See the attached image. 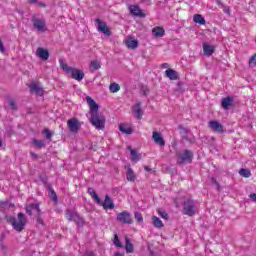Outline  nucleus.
Returning <instances> with one entry per match:
<instances>
[{
    "label": "nucleus",
    "instance_id": "23",
    "mask_svg": "<svg viewBox=\"0 0 256 256\" xmlns=\"http://www.w3.org/2000/svg\"><path fill=\"white\" fill-rule=\"evenodd\" d=\"M203 52H204V55H207V57H211V55L215 53V46H211L207 43H204Z\"/></svg>",
    "mask_w": 256,
    "mask_h": 256
},
{
    "label": "nucleus",
    "instance_id": "49",
    "mask_svg": "<svg viewBox=\"0 0 256 256\" xmlns=\"http://www.w3.org/2000/svg\"><path fill=\"white\" fill-rule=\"evenodd\" d=\"M144 170L149 172L151 171V168H149V166H144Z\"/></svg>",
    "mask_w": 256,
    "mask_h": 256
},
{
    "label": "nucleus",
    "instance_id": "22",
    "mask_svg": "<svg viewBox=\"0 0 256 256\" xmlns=\"http://www.w3.org/2000/svg\"><path fill=\"white\" fill-rule=\"evenodd\" d=\"M165 75L170 79V81H177V79H179V73L173 69H167L165 71Z\"/></svg>",
    "mask_w": 256,
    "mask_h": 256
},
{
    "label": "nucleus",
    "instance_id": "34",
    "mask_svg": "<svg viewBox=\"0 0 256 256\" xmlns=\"http://www.w3.org/2000/svg\"><path fill=\"white\" fill-rule=\"evenodd\" d=\"M239 175L245 179H249V177H251V171L249 169L241 168L239 170Z\"/></svg>",
    "mask_w": 256,
    "mask_h": 256
},
{
    "label": "nucleus",
    "instance_id": "52",
    "mask_svg": "<svg viewBox=\"0 0 256 256\" xmlns=\"http://www.w3.org/2000/svg\"><path fill=\"white\" fill-rule=\"evenodd\" d=\"M88 256H95V253L90 252V253H88Z\"/></svg>",
    "mask_w": 256,
    "mask_h": 256
},
{
    "label": "nucleus",
    "instance_id": "12",
    "mask_svg": "<svg viewBox=\"0 0 256 256\" xmlns=\"http://www.w3.org/2000/svg\"><path fill=\"white\" fill-rule=\"evenodd\" d=\"M28 87L30 89V93H35L39 97H43L45 94V90H43V87H41V83L39 82H32L28 85Z\"/></svg>",
    "mask_w": 256,
    "mask_h": 256
},
{
    "label": "nucleus",
    "instance_id": "9",
    "mask_svg": "<svg viewBox=\"0 0 256 256\" xmlns=\"http://www.w3.org/2000/svg\"><path fill=\"white\" fill-rule=\"evenodd\" d=\"M67 127L70 133H79V129H81V123L77 118H71L67 121Z\"/></svg>",
    "mask_w": 256,
    "mask_h": 256
},
{
    "label": "nucleus",
    "instance_id": "16",
    "mask_svg": "<svg viewBox=\"0 0 256 256\" xmlns=\"http://www.w3.org/2000/svg\"><path fill=\"white\" fill-rule=\"evenodd\" d=\"M36 55H37V57L42 59V61H47V59H49V50H47L43 47H39L36 50Z\"/></svg>",
    "mask_w": 256,
    "mask_h": 256
},
{
    "label": "nucleus",
    "instance_id": "51",
    "mask_svg": "<svg viewBox=\"0 0 256 256\" xmlns=\"http://www.w3.org/2000/svg\"><path fill=\"white\" fill-rule=\"evenodd\" d=\"M30 3H37V0H28Z\"/></svg>",
    "mask_w": 256,
    "mask_h": 256
},
{
    "label": "nucleus",
    "instance_id": "40",
    "mask_svg": "<svg viewBox=\"0 0 256 256\" xmlns=\"http://www.w3.org/2000/svg\"><path fill=\"white\" fill-rule=\"evenodd\" d=\"M8 103H9V106L11 107V109H12L13 111H17V104L15 103V100L10 99V100L8 101Z\"/></svg>",
    "mask_w": 256,
    "mask_h": 256
},
{
    "label": "nucleus",
    "instance_id": "32",
    "mask_svg": "<svg viewBox=\"0 0 256 256\" xmlns=\"http://www.w3.org/2000/svg\"><path fill=\"white\" fill-rule=\"evenodd\" d=\"M32 143H33L34 147H36V149H43L46 146L45 141L37 140L36 138L32 139Z\"/></svg>",
    "mask_w": 256,
    "mask_h": 256
},
{
    "label": "nucleus",
    "instance_id": "1",
    "mask_svg": "<svg viewBox=\"0 0 256 256\" xmlns=\"http://www.w3.org/2000/svg\"><path fill=\"white\" fill-rule=\"evenodd\" d=\"M86 103L90 108V123L91 125H93V127H95V129H97L98 131H103V129H105V116L99 114V104H97L95 102V100H93V98H91L90 96L86 97Z\"/></svg>",
    "mask_w": 256,
    "mask_h": 256
},
{
    "label": "nucleus",
    "instance_id": "26",
    "mask_svg": "<svg viewBox=\"0 0 256 256\" xmlns=\"http://www.w3.org/2000/svg\"><path fill=\"white\" fill-rule=\"evenodd\" d=\"M88 195H90L98 205H101V198H99V195H97V192H95L93 188H88Z\"/></svg>",
    "mask_w": 256,
    "mask_h": 256
},
{
    "label": "nucleus",
    "instance_id": "18",
    "mask_svg": "<svg viewBox=\"0 0 256 256\" xmlns=\"http://www.w3.org/2000/svg\"><path fill=\"white\" fill-rule=\"evenodd\" d=\"M128 151H130L131 161L133 163H139L141 161V154L137 153V150L133 149L131 146H127Z\"/></svg>",
    "mask_w": 256,
    "mask_h": 256
},
{
    "label": "nucleus",
    "instance_id": "2",
    "mask_svg": "<svg viewBox=\"0 0 256 256\" xmlns=\"http://www.w3.org/2000/svg\"><path fill=\"white\" fill-rule=\"evenodd\" d=\"M7 222L13 227L14 230L21 233V231L25 229V225H27V218H25V214H23V212H19L18 218H15V216H8Z\"/></svg>",
    "mask_w": 256,
    "mask_h": 256
},
{
    "label": "nucleus",
    "instance_id": "39",
    "mask_svg": "<svg viewBox=\"0 0 256 256\" xmlns=\"http://www.w3.org/2000/svg\"><path fill=\"white\" fill-rule=\"evenodd\" d=\"M114 245L120 248L123 247V244L119 241V235L117 234L114 235Z\"/></svg>",
    "mask_w": 256,
    "mask_h": 256
},
{
    "label": "nucleus",
    "instance_id": "8",
    "mask_svg": "<svg viewBox=\"0 0 256 256\" xmlns=\"http://www.w3.org/2000/svg\"><path fill=\"white\" fill-rule=\"evenodd\" d=\"M65 217L68 221H73L74 223H77V225L83 223V218L79 216V214L73 210L67 209L65 211Z\"/></svg>",
    "mask_w": 256,
    "mask_h": 256
},
{
    "label": "nucleus",
    "instance_id": "21",
    "mask_svg": "<svg viewBox=\"0 0 256 256\" xmlns=\"http://www.w3.org/2000/svg\"><path fill=\"white\" fill-rule=\"evenodd\" d=\"M233 103H234L233 97L227 96L222 99L221 107H222V109L227 110V109H229V107H232Z\"/></svg>",
    "mask_w": 256,
    "mask_h": 256
},
{
    "label": "nucleus",
    "instance_id": "28",
    "mask_svg": "<svg viewBox=\"0 0 256 256\" xmlns=\"http://www.w3.org/2000/svg\"><path fill=\"white\" fill-rule=\"evenodd\" d=\"M152 33L154 37H163V35H165V29H163V27L157 26L152 29Z\"/></svg>",
    "mask_w": 256,
    "mask_h": 256
},
{
    "label": "nucleus",
    "instance_id": "54",
    "mask_svg": "<svg viewBox=\"0 0 256 256\" xmlns=\"http://www.w3.org/2000/svg\"><path fill=\"white\" fill-rule=\"evenodd\" d=\"M40 7H45V4L39 3Z\"/></svg>",
    "mask_w": 256,
    "mask_h": 256
},
{
    "label": "nucleus",
    "instance_id": "33",
    "mask_svg": "<svg viewBox=\"0 0 256 256\" xmlns=\"http://www.w3.org/2000/svg\"><path fill=\"white\" fill-rule=\"evenodd\" d=\"M110 93H119L121 91V86L115 82L110 84Z\"/></svg>",
    "mask_w": 256,
    "mask_h": 256
},
{
    "label": "nucleus",
    "instance_id": "10",
    "mask_svg": "<svg viewBox=\"0 0 256 256\" xmlns=\"http://www.w3.org/2000/svg\"><path fill=\"white\" fill-rule=\"evenodd\" d=\"M208 128L211 129L214 133H220L221 135L225 133V129L223 128V124H221L217 120H211L208 122Z\"/></svg>",
    "mask_w": 256,
    "mask_h": 256
},
{
    "label": "nucleus",
    "instance_id": "27",
    "mask_svg": "<svg viewBox=\"0 0 256 256\" xmlns=\"http://www.w3.org/2000/svg\"><path fill=\"white\" fill-rule=\"evenodd\" d=\"M125 249L126 253H133L135 248L133 247V243H131V239L125 236Z\"/></svg>",
    "mask_w": 256,
    "mask_h": 256
},
{
    "label": "nucleus",
    "instance_id": "19",
    "mask_svg": "<svg viewBox=\"0 0 256 256\" xmlns=\"http://www.w3.org/2000/svg\"><path fill=\"white\" fill-rule=\"evenodd\" d=\"M33 211H36V214L37 213H43L41 211V208L39 207V204H28L26 205V213L27 215H33Z\"/></svg>",
    "mask_w": 256,
    "mask_h": 256
},
{
    "label": "nucleus",
    "instance_id": "30",
    "mask_svg": "<svg viewBox=\"0 0 256 256\" xmlns=\"http://www.w3.org/2000/svg\"><path fill=\"white\" fill-rule=\"evenodd\" d=\"M194 23H198V25H205L207 21H205V18L201 14H195L193 17Z\"/></svg>",
    "mask_w": 256,
    "mask_h": 256
},
{
    "label": "nucleus",
    "instance_id": "24",
    "mask_svg": "<svg viewBox=\"0 0 256 256\" xmlns=\"http://www.w3.org/2000/svg\"><path fill=\"white\" fill-rule=\"evenodd\" d=\"M119 131H121V133H124L125 135L133 134V128H131L129 125H127L125 123H121L119 125Z\"/></svg>",
    "mask_w": 256,
    "mask_h": 256
},
{
    "label": "nucleus",
    "instance_id": "15",
    "mask_svg": "<svg viewBox=\"0 0 256 256\" xmlns=\"http://www.w3.org/2000/svg\"><path fill=\"white\" fill-rule=\"evenodd\" d=\"M152 139L156 145H159L160 147H165V139H163V136L160 134V132L154 131L152 133Z\"/></svg>",
    "mask_w": 256,
    "mask_h": 256
},
{
    "label": "nucleus",
    "instance_id": "37",
    "mask_svg": "<svg viewBox=\"0 0 256 256\" xmlns=\"http://www.w3.org/2000/svg\"><path fill=\"white\" fill-rule=\"evenodd\" d=\"M248 64L250 67H256V53L250 57Z\"/></svg>",
    "mask_w": 256,
    "mask_h": 256
},
{
    "label": "nucleus",
    "instance_id": "29",
    "mask_svg": "<svg viewBox=\"0 0 256 256\" xmlns=\"http://www.w3.org/2000/svg\"><path fill=\"white\" fill-rule=\"evenodd\" d=\"M126 47L128 49H137L139 47V41L133 40V39H128L126 41Z\"/></svg>",
    "mask_w": 256,
    "mask_h": 256
},
{
    "label": "nucleus",
    "instance_id": "45",
    "mask_svg": "<svg viewBox=\"0 0 256 256\" xmlns=\"http://www.w3.org/2000/svg\"><path fill=\"white\" fill-rule=\"evenodd\" d=\"M162 69H169V63H163Z\"/></svg>",
    "mask_w": 256,
    "mask_h": 256
},
{
    "label": "nucleus",
    "instance_id": "53",
    "mask_svg": "<svg viewBox=\"0 0 256 256\" xmlns=\"http://www.w3.org/2000/svg\"><path fill=\"white\" fill-rule=\"evenodd\" d=\"M0 147H3V140L0 139Z\"/></svg>",
    "mask_w": 256,
    "mask_h": 256
},
{
    "label": "nucleus",
    "instance_id": "36",
    "mask_svg": "<svg viewBox=\"0 0 256 256\" xmlns=\"http://www.w3.org/2000/svg\"><path fill=\"white\" fill-rule=\"evenodd\" d=\"M134 219L137 221V223H143V214L140 212H135Z\"/></svg>",
    "mask_w": 256,
    "mask_h": 256
},
{
    "label": "nucleus",
    "instance_id": "46",
    "mask_svg": "<svg viewBox=\"0 0 256 256\" xmlns=\"http://www.w3.org/2000/svg\"><path fill=\"white\" fill-rule=\"evenodd\" d=\"M211 181H212V183H214V185H219V182H217L216 178L212 177Z\"/></svg>",
    "mask_w": 256,
    "mask_h": 256
},
{
    "label": "nucleus",
    "instance_id": "13",
    "mask_svg": "<svg viewBox=\"0 0 256 256\" xmlns=\"http://www.w3.org/2000/svg\"><path fill=\"white\" fill-rule=\"evenodd\" d=\"M100 205H102L105 211H108V209H115V203H113V200L109 197V194H106L105 200L101 201Z\"/></svg>",
    "mask_w": 256,
    "mask_h": 256
},
{
    "label": "nucleus",
    "instance_id": "41",
    "mask_svg": "<svg viewBox=\"0 0 256 256\" xmlns=\"http://www.w3.org/2000/svg\"><path fill=\"white\" fill-rule=\"evenodd\" d=\"M43 134L46 136V139H51V137H53V133H51L50 129H44Z\"/></svg>",
    "mask_w": 256,
    "mask_h": 256
},
{
    "label": "nucleus",
    "instance_id": "5",
    "mask_svg": "<svg viewBox=\"0 0 256 256\" xmlns=\"http://www.w3.org/2000/svg\"><path fill=\"white\" fill-rule=\"evenodd\" d=\"M177 164L185 165L187 163H193V152L190 150H184L182 153L177 154Z\"/></svg>",
    "mask_w": 256,
    "mask_h": 256
},
{
    "label": "nucleus",
    "instance_id": "31",
    "mask_svg": "<svg viewBox=\"0 0 256 256\" xmlns=\"http://www.w3.org/2000/svg\"><path fill=\"white\" fill-rule=\"evenodd\" d=\"M91 71H99L101 69V61L95 59L90 62Z\"/></svg>",
    "mask_w": 256,
    "mask_h": 256
},
{
    "label": "nucleus",
    "instance_id": "47",
    "mask_svg": "<svg viewBox=\"0 0 256 256\" xmlns=\"http://www.w3.org/2000/svg\"><path fill=\"white\" fill-rule=\"evenodd\" d=\"M30 155L33 159H37V154L35 152H30Z\"/></svg>",
    "mask_w": 256,
    "mask_h": 256
},
{
    "label": "nucleus",
    "instance_id": "42",
    "mask_svg": "<svg viewBox=\"0 0 256 256\" xmlns=\"http://www.w3.org/2000/svg\"><path fill=\"white\" fill-rule=\"evenodd\" d=\"M0 52L5 53V46H3V41L0 39Z\"/></svg>",
    "mask_w": 256,
    "mask_h": 256
},
{
    "label": "nucleus",
    "instance_id": "25",
    "mask_svg": "<svg viewBox=\"0 0 256 256\" xmlns=\"http://www.w3.org/2000/svg\"><path fill=\"white\" fill-rule=\"evenodd\" d=\"M152 225L156 229H162V227H165L163 221H161L160 218L157 216H152Z\"/></svg>",
    "mask_w": 256,
    "mask_h": 256
},
{
    "label": "nucleus",
    "instance_id": "44",
    "mask_svg": "<svg viewBox=\"0 0 256 256\" xmlns=\"http://www.w3.org/2000/svg\"><path fill=\"white\" fill-rule=\"evenodd\" d=\"M52 193L54 195L52 200L54 201V203H57V194L55 193V190H52Z\"/></svg>",
    "mask_w": 256,
    "mask_h": 256
},
{
    "label": "nucleus",
    "instance_id": "50",
    "mask_svg": "<svg viewBox=\"0 0 256 256\" xmlns=\"http://www.w3.org/2000/svg\"><path fill=\"white\" fill-rule=\"evenodd\" d=\"M1 249H2L3 251H7V246L2 245V246H1Z\"/></svg>",
    "mask_w": 256,
    "mask_h": 256
},
{
    "label": "nucleus",
    "instance_id": "6",
    "mask_svg": "<svg viewBox=\"0 0 256 256\" xmlns=\"http://www.w3.org/2000/svg\"><path fill=\"white\" fill-rule=\"evenodd\" d=\"M116 219L119 223H123L124 225L133 224V217H131V213L128 211H122L118 213Z\"/></svg>",
    "mask_w": 256,
    "mask_h": 256
},
{
    "label": "nucleus",
    "instance_id": "4",
    "mask_svg": "<svg viewBox=\"0 0 256 256\" xmlns=\"http://www.w3.org/2000/svg\"><path fill=\"white\" fill-rule=\"evenodd\" d=\"M182 213L188 217H193L197 213V206H195V200L188 198L183 203Z\"/></svg>",
    "mask_w": 256,
    "mask_h": 256
},
{
    "label": "nucleus",
    "instance_id": "38",
    "mask_svg": "<svg viewBox=\"0 0 256 256\" xmlns=\"http://www.w3.org/2000/svg\"><path fill=\"white\" fill-rule=\"evenodd\" d=\"M41 215H43V213H40L39 212L36 214V221H37V225H45V222L43 221V218H41Z\"/></svg>",
    "mask_w": 256,
    "mask_h": 256
},
{
    "label": "nucleus",
    "instance_id": "48",
    "mask_svg": "<svg viewBox=\"0 0 256 256\" xmlns=\"http://www.w3.org/2000/svg\"><path fill=\"white\" fill-rule=\"evenodd\" d=\"M114 256H125V253L123 252H116Z\"/></svg>",
    "mask_w": 256,
    "mask_h": 256
},
{
    "label": "nucleus",
    "instance_id": "35",
    "mask_svg": "<svg viewBox=\"0 0 256 256\" xmlns=\"http://www.w3.org/2000/svg\"><path fill=\"white\" fill-rule=\"evenodd\" d=\"M157 213L162 219H165L166 221L169 219V214H167L165 210L158 208Z\"/></svg>",
    "mask_w": 256,
    "mask_h": 256
},
{
    "label": "nucleus",
    "instance_id": "7",
    "mask_svg": "<svg viewBox=\"0 0 256 256\" xmlns=\"http://www.w3.org/2000/svg\"><path fill=\"white\" fill-rule=\"evenodd\" d=\"M95 21L98 24L97 30L99 31V33H103V35H106V37H111V28L107 26V23L99 18H97Z\"/></svg>",
    "mask_w": 256,
    "mask_h": 256
},
{
    "label": "nucleus",
    "instance_id": "20",
    "mask_svg": "<svg viewBox=\"0 0 256 256\" xmlns=\"http://www.w3.org/2000/svg\"><path fill=\"white\" fill-rule=\"evenodd\" d=\"M133 116L136 119H142L143 118V110L141 109V102H137L134 105Z\"/></svg>",
    "mask_w": 256,
    "mask_h": 256
},
{
    "label": "nucleus",
    "instance_id": "11",
    "mask_svg": "<svg viewBox=\"0 0 256 256\" xmlns=\"http://www.w3.org/2000/svg\"><path fill=\"white\" fill-rule=\"evenodd\" d=\"M32 23L37 31H47V23L43 18L32 17Z\"/></svg>",
    "mask_w": 256,
    "mask_h": 256
},
{
    "label": "nucleus",
    "instance_id": "3",
    "mask_svg": "<svg viewBox=\"0 0 256 256\" xmlns=\"http://www.w3.org/2000/svg\"><path fill=\"white\" fill-rule=\"evenodd\" d=\"M59 63L62 71H65V73H71V78L75 79V81H83L85 78V73H83V70L73 68L67 65V63H65L63 60H59Z\"/></svg>",
    "mask_w": 256,
    "mask_h": 256
},
{
    "label": "nucleus",
    "instance_id": "43",
    "mask_svg": "<svg viewBox=\"0 0 256 256\" xmlns=\"http://www.w3.org/2000/svg\"><path fill=\"white\" fill-rule=\"evenodd\" d=\"M250 199H252L253 203H256V194L252 193L249 195Z\"/></svg>",
    "mask_w": 256,
    "mask_h": 256
},
{
    "label": "nucleus",
    "instance_id": "14",
    "mask_svg": "<svg viewBox=\"0 0 256 256\" xmlns=\"http://www.w3.org/2000/svg\"><path fill=\"white\" fill-rule=\"evenodd\" d=\"M126 169V179L130 183H135L137 180V175L135 174V171H133V168H131V165L125 166Z\"/></svg>",
    "mask_w": 256,
    "mask_h": 256
},
{
    "label": "nucleus",
    "instance_id": "17",
    "mask_svg": "<svg viewBox=\"0 0 256 256\" xmlns=\"http://www.w3.org/2000/svg\"><path fill=\"white\" fill-rule=\"evenodd\" d=\"M129 11L134 17H145V13H143V10H141L138 5L130 6Z\"/></svg>",
    "mask_w": 256,
    "mask_h": 256
}]
</instances>
